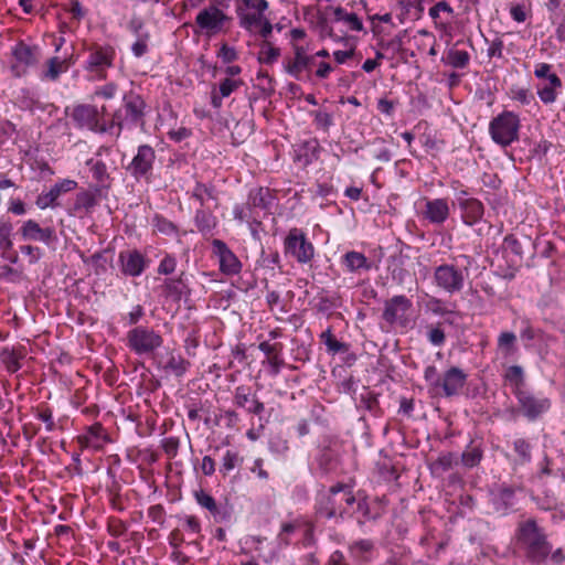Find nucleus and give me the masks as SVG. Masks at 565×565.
Returning a JSON list of instances; mask_svg holds the SVG:
<instances>
[{"label":"nucleus","mask_w":565,"mask_h":565,"mask_svg":"<svg viewBox=\"0 0 565 565\" xmlns=\"http://www.w3.org/2000/svg\"><path fill=\"white\" fill-rule=\"evenodd\" d=\"M118 263L121 273L129 277H139L148 267V259L137 249L120 252Z\"/></svg>","instance_id":"nucleus-16"},{"label":"nucleus","mask_w":565,"mask_h":565,"mask_svg":"<svg viewBox=\"0 0 565 565\" xmlns=\"http://www.w3.org/2000/svg\"><path fill=\"white\" fill-rule=\"evenodd\" d=\"M143 108L145 103L137 95H130L125 99L124 107L115 116L118 126L117 136L124 128H132L142 124Z\"/></svg>","instance_id":"nucleus-12"},{"label":"nucleus","mask_w":565,"mask_h":565,"mask_svg":"<svg viewBox=\"0 0 565 565\" xmlns=\"http://www.w3.org/2000/svg\"><path fill=\"white\" fill-rule=\"evenodd\" d=\"M168 136L171 140L175 142H181L182 140L189 138L191 136V130L185 127H180L175 130H170Z\"/></svg>","instance_id":"nucleus-64"},{"label":"nucleus","mask_w":565,"mask_h":565,"mask_svg":"<svg viewBox=\"0 0 565 565\" xmlns=\"http://www.w3.org/2000/svg\"><path fill=\"white\" fill-rule=\"evenodd\" d=\"M17 105L23 110L40 108L38 95L30 88H21L15 95Z\"/></svg>","instance_id":"nucleus-36"},{"label":"nucleus","mask_w":565,"mask_h":565,"mask_svg":"<svg viewBox=\"0 0 565 565\" xmlns=\"http://www.w3.org/2000/svg\"><path fill=\"white\" fill-rule=\"evenodd\" d=\"M20 252L29 257L30 264H36L42 257V250L36 246L23 245L20 247Z\"/></svg>","instance_id":"nucleus-59"},{"label":"nucleus","mask_w":565,"mask_h":565,"mask_svg":"<svg viewBox=\"0 0 565 565\" xmlns=\"http://www.w3.org/2000/svg\"><path fill=\"white\" fill-rule=\"evenodd\" d=\"M192 198L196 200L201 207H217L218 198L216 189L213 184L196 182L192 190Z\"/></svg>","instance_id":"nucleus-28"},{"label":"nucleus","mask_w":565,"mask_h":565,"mask_svg":"<svg viewBox=\"0 0 565 565\" xmlns=\"http://www.w3.org/2000/svg\"><path fill=\"white\" fill-rule=\"evenodd\" d=\"M86 166L89 168L92 178L96 182L95 191L97 193H102L104 190H108L110 188L111 179L106 163L102 160L89 159L87 160Z\"/></svg>","instance_id":"nucleus-27"},{"label":"nucleus","mask_w":565,"mask_h":565,"mask_svg":"<svg viewBox=\"0 0 565 565\" xmlns=\"http://www.w3.org/2000/svg\"><path fill=\"white\" fill-rule=\"evenodd\" d=\"M196 502L204 509L209 510L211 513L215 514L217 512V505L212 495L204 491H199L195 493Z\"/></svg>","instance_id":"nucleus-53"},{"label":"nucleus","mask_w":565,"mask_h":565,"mask_svg":"<svg viewBox=\"0 0 565 565\" xmlns=\"http://www.w3.org/2000/svg\"><path fill=\"white\" fill-rule=\"evenodd\" d=\"M456 199L461 212L462 222L466 225L472 226L481 221L484 212L481 201L475 198H468L466 190H461Z\"/></svg>","instance_id":"nucleus-15"},{"label":"nucleus","mask_w":565,"mask_h":565,"mask_svg":"<svg viewBox=\"0 0 565 565\" xmlns=\"http://www.w3.org/2000/svg\"><path fill=\"white\" fill-rule=\"evenodd\" d=\"M209 210L210 209L201 207L194 215L195 226L203 234L212 232L216 226V218Z\"/></svg>","instance_id":"nucleus-35"},{"label":"nucleus","mask_w":565,"mask_h":565,"mask_svg":"<svg viewBox=\"0 0 565 565\" xmlns=\"http://www.w3.org/2000/svg\"><path fill=\"white\" fill-rule=\"evenodd\" d=\"M481 458L482 450L479 447H468L461 455V461L467 468L477 466Z\"/></svg>","instance_id":"nucleus-49"},{"label":"nucleus","mask_w":565,"mask_h":565,"mask_svg":"<svg viewBox=\"0 0 565 565\" xmlns=\"http://www.w3.org/2000/svg\"><path fill=\"white\" fill-rule=\"evenodd\" d=\"M77 188V182L72 179H63L61 181H57L51 189L49 190L50 195L53 196L55 201L57 199L67 192H71Z\"/></svg>","instance_id":"nucleus-47"},{"label":"nucleus","mask_w":565,"mask_h":565,"mask_svg":"<svg viewBox=\"0 0 565 565\" xmlns=\"http://www.w3.org/2000/svg\"><path fill=\"white\" fill-rule=\"evenodd\" d=\"M243 457L238 454V451L233 449H227L221 461L220 473L223 476H227L232 470L239 467L243 463Z\"/></svg>","instance_id":"nucleus-38"},{"label":"nucleus","mask_w":565,"mask_h":565,"mask_svg":"<svg viewBox=\"0 0 565 565\" xmlns=\"http://www.w3.org/2000/svg\"><path fill=\"white\" fill-rule=\"evenodd\" d=\"M276 196L270 189L258 186L249 190L246 204L248 211H253L255 215H258L257 210L267 214L274 206Z\"/></svg>","instance_id":"nucleus-18"},{"label":"nucleus","mask_w":565,"mask_h":565,"mask_svg":"<svg viewBox=\"0 0 565 565\" xmlns=\"http://www.w3.org/2000/svg\"><path fill=\"white\" fill-rule=\"evenodd\" d=\"M73 119L82 128L105 132L106 128L99 124L98 111L94 106L79 105L74 108Z\"/></svg>","instance_id":"nucleus-22"},{"label":"nucleus","mask_w":565,"mask_h":565,"mask_svg":"<svg viewBox=\"0 0 565 565\" xmlns=\"http://www.w3.org/2000/svg\"><path fill=\"white\" fill-rule=\"evenodd\" d=\"M279 55V49L273 46L268 41H263L258 52V60L260 63L273 64L278 60Z\"/></svg>","instance_id":"nucleus-44"},{"label":"nucleus","mask_w":565,"mask_h":565,"mask_svg":"<svg viewBox=\"0 0 565 565\" xmlns=\"http://www.w3.org/2000/svg\"><path fill=\"white\" fill-rule=\"evenodd\" d=\"M516 335L510 331L501 332L498 337V355L509 360L516 353Z\"/></svg>","instance_id":"nucleus-33"},{"label":"nucleus","mask_w":565,"mask_h":565,"mask_svg":"<svg viewBox=\"0 0 565 565\" xmlns=\"http://www.w3.org/2000/svg\"><path fill=\"white\" fill-rule=\"evenodd\" d=\"M513 449L519 457V462L521 465L527 463L531 461V445L523 438L515 439L513 441Z\"/></svg>","instance_id":"nucleus-48"},{"label":"nucleus","mask_w":565,"mask_h":565,"mask_svg":"<svg viewBox=\"0 0 565 565\" xmlns=\"http://www.w3.org/2000/svg\"><path fill=\"white\" fill-rule=\"evenodd\" d=\"M514 395L518 399L521 413L530 420L536 419L551 407V401L547 397L535 395L525 388L518 390Z\"/></svg>","instance_id":"nucleus-13"},{"label":"nucleus","mask_w":565,"mask_h":565,"mask_svg":"<svg viewBox=\"0 0 565 565\" xmlns=\"http://www.w3.org/2000/svg\"><path fill=\"white\" fill-rule=\"evenodd\" d=\"M466 381L467 374L461 369L452 366L443 375L439 387L449 397L457 395L465 386Z\"/></svg>","instance_id":"nucleus-25"},{"label":"nucleus","mask_w":565,"mask_h":565,"mask_svg":"<svg viewBox=\"0 0 565 565\" xmlns=\"http://www.w3.org/2000/svg\"><path fill=\"white\" fill-rule=\"evenodd\" d=\"M20 233L25 241L42 242L46 245L51 244L56 238L53 227H41L34 220L24 221Z\"/></svg>","instance_id":"nucleus-21"},{"label":"nucleus","mask_w":565,"mask_h":565,"mask_svg":"<svg viewBox=\"0 0 565 565\" xmlns=\"http://www.w3.org/2000/svg\"><path fill=\"white\" fill-rule=\"evenodd\" d=\"M156 158V151L150 145H139L126 170L135 181L149 183L152 180Z\"/></svg>","instance_id":"nucleus-10"},{"label":"nucleus","mask_w":565,"mask_h":565,"mask_svg":"<svg viewBox=\"0 0 565 565\" xmlns=\"http://www.w3.org/2000/svg\"><path fill=\"white\" fill-rule=\"evenodd\" d=\"M115 50L111 46H98L94 49L86 61V68L103 78L106 68L113 65Z\"/></svg>","instance_id":"nucleus-17"},{"label":"nucleus","mask_w":565,"mask_h":565,"mask_svg":"<svg viewBox=\"0 0 565 565\" xmlns=\"http://www.w3.org/2000/svg\"><path fill=\"white\" fill-rule=\"evenodd\" d=\"M561 86V78L557 75H553L550 78V83L537 88V95L544 104H552L556 99L555 90Z\"/></svg>","instance_id":"nucleus-37"},{"label":"nucleus","mask_w":565,"mask_h":565,"mask_svg":"<svg viewBox=\"0 0 565 565\" xmlns=\"http://www.w3.org/2000/svg\"><path fill=\"white\" fill-rule=\"evenodd\" d=\"M470 56L467 51L450 49L443 56V61L455 68H463L468 65Z\"/></svg>","instance_id":"nucleus-40"},{"label":"nucleus","mask_w":565,"mask_h":565,"mask_svg":"<svg viewBox=\"0 0 565 565\" xmlns=\"http://www.w3.org/2000/svg\"><path fill=\"white\" fill-rule=\"evenodd\" d=\"M243 3L238 11L241 24L250 32L259 31L260 35H269L273 32V25L265 14L268 2L266 0H243Z\"/></svg>","instance_id":"nucleus-6"},{"label":"nucleus","mask_w":565,"mask_h":565,"mask_svg":"<svg viewBox=\"0 0 565 565\" xmlns=\"http://www.w3.org/2000/svg\"><path fill=\"white\" fill-rule=\"evenodd\" d=\"M234 404L254 415H260L265 409L264 403L252 394L250 388L245 385H239L235 388Z\"/></svg>","instance_id":"nucleus-24"},{"label":"nucleus","mask_w":565,"mask_h":565,"mask_svg":"<svg viewBox=\"0 0 565 565\" xmlns=\"http://www.w3.org/2000/svg\"><path fill=\"white\" fill-rule=\"evenodd\" d=\"M457 462V457L455 454L448 452L440 455L438 459L434 462V467L440 471H447Z\"/></svg>","instance_id":"nucleus-54"},{"label":"nucleus","mask_w":565,"mask_h":565,"mask_svg":"<svg viewBox=\"0 0 565 565\" xmlns=\"http://www.w3.org/2000/svg\"><path fill=\"white\" fill-rule=\"evenodd\" d=\"M427 339L433 345L440 347L444 344L446 337L443 329L434 327L428 330Z\"/></svg>","instance_id":"nucleus-60"},{"label":"nucleus","mask_w":565,"mask_h":565,"mask_svg":"<svg viewBox=\"0 0 565 565\" xmlns=\"http://www.w3.org/2000/svg\"><path fill=\"white\" fill-rule=\"evenodd\" d=\"M321 341L327 347V351L331 354H337L339 352L345 351L347 347L344 343L338 341L333 334L330 328H328L326 331H323L320 335Z\"/></svg>","instance_id":"nucleus-46"},{"label":"nucleus","mask_w":565,"mask_h":565,"mask_svg":"<svg viewBox=\"0 0 565 565\" xmlns=\"http://www.w3.org/2000/svg\"><path fill=\"white\" fill-rule=\"evenodd\" d=\"M424 377L429 385L439 387L441 377H439L436 366L429 365L425 369Z\"/></svg>","instance_id":"nucleus-62"},{"label":"nucleus","mask_w":565,"mask_h":565,"mask_svg":"<svg viewBox=\"0 0 565 565\" xmlns=\"http://www.w3.org/2000/svg\"><path fill=\"white\" fill-rule=\"evenodd\" d=\"M518 544L532 563L544 562L551 553V545L546 535L532 519L520 523L518 529Z\"/></svg>","instance_id":"nucleus-3"},{"label":"nucleus","mask_w":565,"mask_h":565,"mask_svg":"<svg viewBox=\"0 0 565 565\" xmlns=\"http://www.w3.org/2000/svg\"><path fill=\"white\" fill-rule=\"evenodd\" d=\"M226 20L227 18L223 11L213 6L200 11L196 15L198 25L201 29L212 32L223 31V25Z\"/></svg>","instance_id":"nucleus-23"},{"label":"nucleus","mask_w":565,"mask_h":565,"mask_svg":"<svg viewBox=\"0 0 565 565\" xmlns=\"http://www.w3.org/2000/svg\"><path fill=\"white\" fill-rule=\"evenodd\" d=\"M67 68L65 58L53 56L45 62L38 76L42 82H56Z\"/></svg>","instance_id":"nucleus-29"},{"label":"nucleus","mask_w":565,"mask_h":565,"mask_svg":"<svg viewBox=\"0 0 565 565\" xmlns=\"http://www.w3.org/2000/svg\"><path fill=\"white\" fill-rule=\"evenodd\" d=\"M455 302L446 301L434 296H429L425 302V309L428 312L439 317L452 313L455 311Z\"/></svg>","instance_id":"nucleus-34"},{"label":"nucleus","mask_w":565,"mask_h":565,"mask_svg":"<svg viewBox=\"0 0 565 565\" xmlns=\"http://www.w3.org/2000/svg\"><path fill=\"white\" fill-rule=\"evenodd\" d=\"M284 253L298 264L306 265L313 259L316 249L301 228L292 227L284 239Z\"/></svg>","instance_id":"nucleus-8"},{"label":"nucleus","mask_w":565,"mask_h":565,"mask_svg":"<svg viewBox=\"0 0 565 565\" xmlns=\"http://www.w3.org/2000/svg\"><path fill=\"white\" fill-rule=\"evenodd\" d=\"M469 257L461 255L451 263H444L434 269V284L449 295L460 292L469 277Z\"/></svg>","instance_id":"nucleus-4"},{"label":"nucleus","mask_w":565,"mask_h":565,"mask_svg":"<svg viewBox=\"0 0 565 565\" xmlns=\"http://www.w3.org/2000/svg\"><path fill=\"white\" fill-rule=\"evenodd\" d=\"M238 86V81L225 78L220 83L218 93L224 97H228Z\"/></svg>","instance_id":"nucleus-61"},{"label":"nucleus","mask_w":565,"mask_h":565,"mask_svg":"<svg viewBox=\"0 0 565 565\" xmlns=\"http://www.w3.org/2000/svg\"><path fill=\"white\" fill-rule=\"evenodd\" d=\"M107 441L102 424L96 423L86 428V431L78 437V443L83 448L100 449Z\"/></svg>","instance_id":"nucleus-30"},{"label":"nucleus","mask_w":565,"mask_h":565,"mask_svg":"<svg viewBox=\"0 0 565 565\" xmlns=\"http://www.w3.org/2000/svg\"><path fill=\"white\" fill-rule=\"evenodd\" d=\"M258 349L267 356V359H269L270 356L281 355L282 344L278 342L271 343L270 341H263L259 343Z\"/></svg>","instance_id":"nucleus-57"},{"label":"nucleus","mask_w":565,"mask_h":565,"mask_svg":"<svg viewBox=\"0 0 565 565\" xmlns=\"http://www.w3.org/2000/svg\"><path fill=\"white\" fill-rule=\"evenodd\" d=\"M284 68L287 74L297 81L311 79L312 76L327 79L334 67L327 61H317L306 47L295 45L294 56L286 57Z\"/></svg>","instance_id":"nucleus-2"},{"label":"nucleus","mask_w":565,"mask_h":565,"mask_svg":"<svg viewBox=\"0 0 565 565\" xmlns=\"http://www.w3.org/2000/svg\"><path fill=\"white\" fill-rule=\"evenodd\" d=\"M56 201L50 195V192H42L36 199V205L41 210H45L47 207L54 206Z\"/></svg>","instance_id":"nucleus-63"},{"label":"nucleus","mask_w":565,"mask_h":565,"mask_svg":"<svg viewBox=\"0 0 565 565\" xmlns=\"http://www.w3.org/2000/svg\"><path fill=\"white\" fill-rule=\"evenodd\" d=\"M520 128L519 115L504 110L490 120L489 135L495 145L507 148L519 140Z\"/></svg>","instance_id":"nucleus-5"},{"label":"nucleus","mask_w":565,"mask_h":565,"mask_svg":"<svg viewBox=\"0 0 565 565\" xmlns=\"http://www.w3.org/2000/svg\"><path fill=\"white\" fill-rule=\"evenodd\" d=\"M505 380L510 383L513 388V393L516 394L518 390H524V373L523 369L519 365L510 366L504 375Z\"/></svg>","instance_id":"nucleus-43"},{"label":"nucleus","mask_w":565,"mask_h":565,"mask_svg":"<svg viewBox=\"0 0 565 565\" xmlns=\"http://www.w3.org/2000/svg\"><path fill=\"white\" fill-rule=\"evenodd\" d=\"M160 364L166 373L178 377L183 376L190 367V362L174 351H168L162 356Z\"/></svg>","instance_id":"nucleus-26"},{"label":"nucleus","mask_w":565,"mask_h":565,"mask_svg":"<svg viewBox=\"0 0 565 565\" xmlns=\"http://www.w3.org/2000/svg\"><path fill=\"white\" fill-rule=\"evenodd\" d=\"M413 303L404 295L394 296L384 305L383 319L391 327L411 329L414 320L411 317Z\"/></svg>","instance_id":"nucleus-11"},{"label":"nucleus","mask_w":565,"mask_h":565,"mask_svg":"<svg viewBox=\"0 0 565 565\" xmlns=\"http://www.w3.org/2000/svg\"><path fill=\"white\" fill-rule=\"evenodd\" d=\"M12 62L11 72L15 77L25 76L30 71L36 68L43 58L42 49L39 45L19 41L11 49Z\"/></svg>","instance_id":"nucleus-7"},{"label":"nucleus","mask_w":565,"mask_h":565,"mask_svg":"<svg viewBox=\"0 0 565 565\" xmlns=\"http://www.w3.org/2000/svg\"><path fill=\"white\" fill-rule=\"evenodd\" d=\"M374 553V544L371 540H358L349 545L350 557L359 565H363L372 561Z\"/></svg>","instance_id":"nucleus-31"},{"label":"nucleus","mask_w":565,"mask_h":565,"mask_svg":"<svg viewBox=\"0 0 565 565\" xmlns=\"http://www.w3.org/2000/svg\"><path fill=\"white\" fill-rule=\"evenodd\" d=\"M334 15L338 21H343L349 30L358 32L363 30L362 21L355 13H349L342 8H337Z\"/></svg>","instance_id":"nucleus-42"},{"label":"nucleus","mask_w":565,"mask_h":565,"mask_svg":"<svg viewBox=\"0 0 565 565\" xmlns=\"http://www.w3.org/2000/svg\"><path fill=\"white\" fill-rule=\"evenodd\" d=\"M152 225L157 232L167 236H174L178 234V228L174 223L160 214H156L152 218Z\"/></svg>","instance_id":"nucleus-45"},{"label":"nucleus","mask_w":565,"mask_h":565,"mask_svg":"<svg viewBox=\"0 0 565 565\" xmlns=\"http://www.w3.org/2000/svg\"><path fill=\"white\" fill-rule=\"evenodd\" d=\"M313 121L317 128L322 129L323 131H328L330 127L333 125L332 115L324 110H316L312 111Z\"/></svg>","instance_id":"nucleus-51"},{"label":"nucleus","mask_w":565,"mask_h":565,"mask_svg":"<svg viewBox=\"0 0 565 565\" xmlns=\"http://www.w3.org/2000/svg\"><path fill=\"white\" fill-rule=\"evenodd\" d=\"M35 417L45 424L46 431L51 433L55 429L53 413L49 407L39 411Z\"/></svg>","instance_id":"nucleus-58"},{"label":"nucleus","mask_w":565,"mask_h":565,"mask_svg":"<svg viewBox=\"0 0 565 565\" xmlns=\"http://www.w3.org/2000/svg\"><path fill=\"white\" fill-rule=\"evenodd\" d=\"M177 267V258L171 255L167 254L161 260L158 266V273L160 275H170L175 270Z\"/></svg>","instance_id":"nucleus-55"},{"label":"nucleus","mask_w":565,"mask_h":565,"mask_svg":"<svg viewBox=\"0 0 565 565\" xmlns=\"http://www.w3.org/2000/svg\"><path fill=\"white\" fill-rule=\"evenodd\" d=\"M12 228H13V226L8 218H4V217L0 218V247H4V248L12 247V241H11Z\"/></svg>","instance_id":"nucleus-50"},{"label":"nucleus","mask_w":565,"mask_h":565,"mask_svg":"<svg viewBox=\"0 0 565 565\" xmlns=\"http://www.w3.org/2000/svg\"><path fill=\"white\" fill-rule=\"evenodd\" d=\"M341 265L349 273H360L361 270L371 269V263L365 255L355 250L345 253L341 258Z\"/></svg>","instance_id":"nucleus-32"},{"label":"nucleus","mask_w":565,"mask_h":565,"mask_svg":"<svg viewBox=\"0 0 565 565\" xmlns=\"http://www.w3.org/2000/svg\"><path fill=\"white\" fill-rule=\"evenodd\" d=\"M233 216H234V220L239 223H243V222L248 223L249 221L256 222V217H258V215H255L253 211H248L247 205L244 206L242 204L234 205Z\"/></svg>","instance_id":"nucleus-52"},{"label":"nucleus","mask_w":565,"mask_h":565,"mask_svg":"<svg viewBox=\"0 0 565 565\" xmlns=\"http://www.w3.org/2000/svg\"><path fill=\"white\" fill-rule=\"evenodd\" d=\"M490 503L494 512L505 515L515 504V491L511 487L500 486L490 492Z\"/></svg>","instance_id":"nucleus-20"},{"label":"nucleus","mask_w":565,"mask_h":565,"mask_svg":"<svg viewBox=\"0 0 565 565\" xmlns=\"http://www.w3.org/2000/svg\"><path fill=\"white\" fill-rule=\"evenodd\" d=\"M355 513L369 519L367 503L364 499L358 500L347 484L339 483L317 495L316 514L319 518L339 521Z\"/></svg>","instance_id":"nucleus-1"},{"label":"nucleus","mask_w":565,"mask_h":565,"mask_svg":"<svg viewBox=\"0 0 565 565\" xmlns=\"http://www.w3.org/2000/svg\"><path fill=\"white\" fill-rule=\"evenodd\" d=\"M100 195L102 193H97L95 190L78 192L75 199V209L89 211L97 204Z\"/></svg>","instance_id":"nucleus-41"},{"label":"nucleus","mask_w":565,"mask_h":565,"mask_svg":"<svg viewBox=\"0 0 565 565\" xmlns=\"http://www.w3.org/2000/svg\"><path fill=\"white\" fill-rule=\"evenodd\" d=\"M450 214V206L448 199L438 198V199H427L425 201V209L423 211V216L429 223L435 225L444 224Z\"/></svg>","instance_id":"nucleus-19"},{"label":"nucleus","mask_w":565,"mask_h":565,"mask_svg":"<svg viewBox=\"0 0 565 565\" xmlns=\"http://www.w3.org/2000/svg\"><path fill=\"white\" fill-rule=\"evenodd\" d=\"M487 47V53L489 57H502L503 43L499 38H493L491 41L489 38H483Z\"/></svg>","instance_id":"nucleus-56"},{"label":"nucleus","mask_w":565,"mask_h":565,"mask_svg":"<svg viewBox=\"0 0 565 565\" xmlns=\"http://www.w3.org/2000/svg\"><path fill=\"white\" fill-rule=\"evenodd\" d=\"M508 95L521 106L536 105L533 93L526 87L513 85L509 88Z\"/></svg>","instance_id":"nucleus-39"},{"label":"nucleus","mask_w":565,"mask_h":565,"mask_svg":"<svg viewBox=\"0 0 565 565\" xmlns=\"http://www.w3.org/2000/svg\"><path fill=\"white\" fill-rule=\"evenodd\" d=\"M212 252L218 259L220 271L222 274L226 276H235L241 273V260L223 241L213 239Z\"/></svg>","instance_id":"nucleus-14"},{"label":"nucleus","mask_w":565,"mask_h":565,"mask_svg":"<svg viewBox=\"0 0 565 565\" xmlns=\"http://www.w3.org/2000/svg\"><path fill=\"white\" fill-rule=\"evenodd\" d=\"M162 344V335L149 327L138 326L127 333V345L137 355H150Z\"/></svg>","instance_id":"nucleus-9"}]
</instances>
